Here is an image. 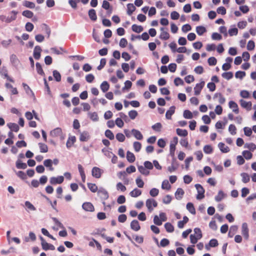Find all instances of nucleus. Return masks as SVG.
<instances>
[{
	"label": "nucleus",
	"instance_id": "nucleus-53",
	"mask_svg": "<svg viewBox=\"0 0 256 256\" xmlns=\"http://www.w3.org/2000/svg\"><path fill=\"white\" fill-rule=\"evenodd\" d=\"M194 234L193 235L196 236L198 238H201L202 236V232L200 228H195L194 230Z\"/></svg>",
	"mask_w": 256,
	"mask_h": 256
},
{
	"label": "nucleus",
	"instance_id": "nucleus-28",
	"mask_svg": "<svg viewBox=\"0 0 256 256\" xmlns=\"http://www.w3.org/2000/svg\"><path fill=\"white\" fill-rule=\"evenodd\" d=\"M136 10V7L132 4H127V14L130 16Z\"/></svg>",
	"mask_w": 256,
	"mask_h": 256
},
{
	"label": "nucleus",
	"instance_id": "nucleus-17",
	"mask_svg": "<svg viewBox=\"0 0 256 256\" xmlns=\"http://www.w3.org/2000/svg\"><path fill=\"white\" fill-rule=\"evenodd\" d=\"M241 106L245 108H246L248 110L251 109V107L252 106V104L250 102H246L243 100H240Z\"/></svg>",
	"mask_w": 256,
	"mask_h": 256
},
{
	"label": "nucleus",
	"instance_id": "nucleus-25",
	"mask_svg": "<svg viewBox=\"0 0 256 256\" xmlns=\"http://www.w3.org/2000/svg\"><path fill=\"white\" fill-rule=\"evenodd\" d=\"M238 227L236 226H232L230 228L228 236L232 238L238 230Z\"/></svg>",
	"mask_w": 256,
	"mask_h": 256
},
{
	"label": "nucleus",
	"instance_id": "nucleus-13",
	"mask_svg": "<svg viewBox=\"0 0 256 256\" xmlns=\"http://www.w3.org/2000/svg\"><path fill=\"white\" fill-rule=\"evenodd\" d=\"M228 106L232 110V111L236 114H238L239 112L238 106L236 102L234 101H230L228 103Z\"/></svg>",
	"mask_w": 256,
	"mask_h": 256
},
{
	"label": "nucleus",
	"instance_id": "nucleus-16",
	"mask_svg": "<svg viewBox=\"0 0 256 256\" xmlns=\"http://www.w3.org/2000/svg\"><path fill=\"white\" fill-rule=\"evenodd\" d=\"M130 228L134 231H138L140 230V226L137 220H133L130 223Z\"/></svg>",
	"mask_w": 256,
	"mask_h": 256
},
{
	"label": "nucleus",
	"instance_id": "nucleus-43",
	"mask_svg": "<svg viewBox=\"0 0 256 256\" xmlns=\"http://www.w3.org/2000/svg\"><path fill=\"white\" fill-rule=\"evenodd\" d=\"M88 186L90 191L92 192H96L98 190V186L94 184L88 183Z\"/></svg>",
	"mask_w": 256,
	"mask_h": 256
},
{
	"label": "nucleus",
	"instance_id": "nucleus-18",
	"mask_svg": "<svg viewBox=\"0 0 256 256\" xmlns=\"http://www.w3.org/2000/svg\"><path fill=\"white\" fill-rule=\"evenodd\" d=\"M88 118L93 122L98 120V116L96 112H89L88 114Z\"/></svg>",
	"mask_w": 256,
	"mask_h": 256
},
{
	"label": "nucleus",
	"instance_id": "nucleus-2",
	"mask_svg": "<svg viewBox=\"0 0 256 256\" xmlns=\"http://www.w3.org/2000/svg\"><path fill=\"white\" fill-rule=\"evenodd\" d=\"M205 85V82L202 79L200 80V82L196 84L194 88V94L196 96H198Z\"/></svg>",
	"mask_w": 256,
	"mask_h": 256
},
{
	"label": "nucleus",
	"instance_id": "nucleus-42",
	"mask_svg": "<svg viewBox=\"0 0 256 256\" xmlns=\"http://www.w3.org/2000/svg\"><path fill=\"white\" fill-rule=\"evenodd\" d=\"M183 116L185 118L190 119L192 118L193 114L189 110H185L184 112Z\"/></svg>",
	"mask_w": 256,
	"mask_h": 256
},
{
	"label": "nucleus",
	"instance_id": "nucleus-35",
	"mask_svg": "<svg viewBox=\"0 0 256 256\" xmlns=\"http://www.w3.org/2000/svg\"><path fill=\"white\" fill-rule=\"evenodd\" d=\"M206 32V28L203 26L196 27V32L199 36L202 35Z\"/></svg>",
	"mask_w": 256,
	"mask_h": 256
},
{
	"label": "nucleus",
	"instance_id": "nucleus-1",
	"mask_svg": "<svg viewBox=\"0 0 256 256\" xmlns=\"http://www.w3.org/2000/svg\"><path fill=\"white\" fill-rule=\"evenodd\" d=\"M195 188L197 190L198 194L196 195V198L198 200H202L204 197L205 190L203 187L200 184H196Z\"/></svg>",
	"mask_w": 256,
	"mask_h": 256
},
{
	"label": "nucleus",
	"instance_id": "nucleus-46",
	"mask_svg": "<svg viewBox=\"0 0 256 256\" xmlns=\"http://www.w3.org/2000/svg\"><path fill=\"white\" fill-rule=\"evenodd\" d=\"M53 76L56 82H59L61 80V75L56 70L53 71Z\"/></svg>",
	"mask_w": 256,
	"mask_h": 256
},
{
	"label": "nucleus",
	"instance_id": "nucleus-61",
	"mask_svg": "<svg viewBox=\"0 0 256 256\" xmlns=\"http://www.w3.org/2000/svg\"><path fill=\"white\" fill-rule=\"evenodd\" d=\"M236 128L234 125L231 124L228 127V131L232 135H234L236 134Z\"/></svg>",
	"mask_w": 256,
	"mask_h": 256
},
{
	"label": "nucleus",
	"instance_id": "nucleus-27",
	"mask_svg": "<svg viewBox=\"0 0 256 256\" xmlns=\"http://www.w3.org/2000/svg\"><path fill=\"white\" fill-rule=\"evenodd\" d=\"M100 89L101 90L104 92H107L109 88H110V85L108 84V83L106 82V81H104L101 84H100Z\"/></svg>",
	"mask_w": 256,
	"mask_h": 256
},
{
	"label": "nucleus",
	"instance_id": "nucleus-64",
	"mask_svg": "<svg viewBox=\"0 0 256 256\" xmlns=\"http://www.w3.org/2000/svg\"><path fill=\"white\" fill-rule=\"evenodd\" d=\"M115 124L119 128H122L124 125V122L121 118H118L116 120Z\"/></svg>",
	"mask_w": 256,
	"mask_h": 256
},
{
	"label": "nucleus",
	"instance_id": "nucleus-38",
	"mask_svg": "<svg viewBox=\"0 0 256 256\" xmlns=\"http://www.w3.org/2000/svg\"><path fill=\"white\" fill-rule=\"evenodd\" d=\"M164 228L168 232H172L174 230V226L170 222H166L164 224Z\"/></svg>",
	"mask_w": 256,
	"mask_h": 256
},
{
	"label": "nucleus",
	"instance_id": "nucleus-22",
	"mask_svg": "<svg viewBox=\"0 0 256 256\" xmlns=\"http://www.w3.org/2000/svg\"><path fill=\"white\" fill-rule=\"evenodd\" d=\"M175 106H172L167 110L166 114V117L167 119H171L172 116L174 113Z\"/></svg>",
	"mask_w": 256,
	"mask_h": 256
},
{
	"label": "nucleus",
	"instance_id": "nucleus-47",
	"mask_svg": "<svg viewBox=\"0 0 256 256\" xmlns=\"http://www.w3.org/2000/svg\"><path fill=\"white\" fill-rule=\"evenodd\" d=\"M16 166L18 168L26 169L27 168V165L26 163L18 160L16 162Z\"/></svg>",
	"mask_w": 256,
	"mask_h": 256
},
{
	"label": "nucleus",
	"instance_id": "nucleus-29",
	"mask_svg": "<svg viewBox=\"0 0 256 256\" xmlns=\"http://www.w3.org/2000/svg\"><path fill=\"white\" fill-rule=\"evenodd\" d=\"M142 194V191L136 188L130 192V194L131 196L136 198Z\"/></svg>",
	"mask_w": 256,
	"mask_h": 256
},
{
	"label": "nucleus",
	"instance_id": "nucleus-34",
	"mask_svg": "<svg viewBox=\"0 0 256 256\" xmlns=\"http://www.w3.org/2000/svg\"><path fill=\"white\" fill-rule=\"evenodd\" d=\"M36 70L37 71V72L42 76H44L45 75L44 72L42 70V66L40 65V64L39 62H36Z\"/></svg>",
	"mask_w": 256,
	"mask_h": 256
},
{
	"label": "nucleus",
	"instance_id": "nucleus-48",
	"mask_svg": "<svg viewBox=\"0 0 256 256\" xmlns=\"http://www.w3.org/2000/svg\"><path fill=\"white\" fill-rule=\"evenodd\" d=\"M105 136L110 140H112L114 138V134L110 130H107L105 131Z\"/></svg>",
	"mask_w": 256,
	"mask_h": 256
},
{
	"label": "nucleus",
	"instance_id": "nucleus-36",
	"mask_svg": "<svg viewBox=\"0 0 256 256\" xmlns=\"http://www.w3.org/2000/svg\"><path fill=\"white\" fill-rule=\"evenodd\" d=\"M186 209L192 214H196V210L194 208V204L191 202H188L186 204Z\"/></svg>",
	"mask_w": 256,
	"mask_h": 256
},
{
	"label": "nucleus",
	"instance_id": "nucleus-51",
	"mask_svg": "<svg viewBox=\"0 0 256 256\" xmlns=\"http://www.w3.org/2000/svg\"><path fill=\"white\" fill-rule=\"evenodd\" d=\"M22 14L24 16L30 18L33 16L34 13L29 10H26L23 11Z\"/></svg>",
	"mask_w": 256,
	"mask_h": 256
},
{
	"label": "nucleus",
	"instance_id": "nucleus-63",
	"mask_svg": "<svg viewBox=\"0 0 256 256\" xmlns=\"http://www.w3.org/2000/svg\"><path fill=\"white\" fill-rule=\"evenodd\" d=\"M136 182L138 188H142L144 187V182L140 177H138L136 179Z\"/></svg>",
	"mask_w": 256,
	"mask_h": 256
},
{
	"label": "nucleus",
	"instance_id": "nucleus-56",
	"mask_svg": "<svg viewBox=\"0 0 256 256\" xmlns=\"http://www.w3.org/2000/svg\"><path fill=\"white\" fill-rule=\"evenodd\" d=\"M23 5L30 8H34L35 7V4L31 2L26 0L24 2Z\"/></svg>",
	"mask_w": 256,
	"mask_h": 256
},
{
	"label": "nucleus",
	"instance_id": "nucleus-6",
	"mask_svg": "<svg viewBox=\"0 0 256 256\" xmlns=\"http://www.w3.org/2000/svg\"><path fill=\"white\" fill-rule=\"evenodd\" d=\"M64 180L63 176H58V177H52L50 178V183L52 184H62Z\"/></svg>",
	"mask_w": 256,
	"mask_h": 256
},
{
	"label": "nucleus",
	"instance_id": "nucleus-62",
	"mask_svg": "<svg viewBox=\"0 0 256 256\" xmlns=\"http://www.w3.org/2000/svg\"><path fill=\"white\" fill-rule=\"evenodd\" d=\"M134 148L136 152H138L142 148V144L140 142H134Z\"/></svg>",
	"mask_w": 256,
	"mask_h": 256
},
{
	"label": "nucleus",
	"instance_id": "nucleus-52",
	"mask_svg": "<svg viewBox=\"0 0 256 256\" xmlns=\"http://www.w3.org/2000/svg\"><path fill=\"white\" fill-rule=\"evenodd\" d=\"M228 34L230 36H236L238 34V30L236 28H230L228 31Z\"/></svg>",
	"mask_w": 256,
	"mask_h": 256
},
{
	"label": "nucleus",
	"instance_id": "nucleus-44",
	"mask_svg": "<svg viewBox=\"0 0 256 256\" xmlns=\"http://www.w3.org/2000/svg\"><path fill=\"white\" fill-rule=\"evenodd\" d=\"M41 152H46L48 151V147L46 144L42 143L38 144Z\"/></svg>",
	"mask_w": 256,
	"mask_h": 256
},
{
	"label": "nucleus",
	"instance_id": "nucleus-49",
	"mask_svg": "<svg viewBox=\"0 0 256 256\" xmlns=\"http://www.w3.org/2000/svg\"><path fill=\"white\" fill-rule=\"evenodd\" d=\"M240 175L242 177V181L244 183H247L250 181V176L248 174L243 172Z\"/></svg>",
	"mask_w": 256,
	"mask_h": 256
},
{
	"label": "nucleus",
	"instance_id": "nucleus-55",
	"mask_svg": "<svg viewBox=\"0 0 256 256\" xmlns=\"http://www.w3.org/2000/svg\"><path fill=\"white\" fill-rule=\"evenodd\" d=\"M162 125L160 122H157L152 126V128L158 132H160L161 130Z\"/></svg>",
	"mask_w": 256,
	"mask_h": 256
},
{
	"label": "nucleus",
	"instance_id": "nucleus-32",
	"mask_svg": "<svg viewBox=\"0 0 256 256\" xmlns=\"http://www.w3.org/2000/svg\"><path fill=\"white\" fill-rule=\"evenodd\" d=\"M218 98V102L219 103L222 104L224 103L226 101L225 98L222 96V94L220 93H216L215 94L214 98Z\"/></svg>",
	"mask_w": 256,
	"mask_h": 256
},
{
	"label": "nucleus",
	"instance_id": "nucleus-45",
	"mask_svg": "<svg viewBox=\"0 0 256 256\" xmlns=\"http://www.w3.org/2000/svg\"><path fill=\"white\" fill-rule=\"evenodd\" d=\"M222 76L224 78L229 80L233 77V73L231 72H225L222 74Z\"/></svg>",
	"mask_w": 256,
	"mask_h": 256
},
{
	"label": "nucleus",
	"instance_id": "nucleus-3",
	"mask_svg": "<svg viewBox=\"0 0 256 256\" xmlns=\"http://www.w3.org/2000/svg\"><path fill=\"white\" fill-rule=\"evenodd\" d=\"M146 206L150 212H152L153 210V207L156 208L158 206L157 202L152 198L148 199L146 200Z\"/></svg>",
	"mask_w": 256,
	"mask_h": 256
},
{
	"label": "nucleus",
	"instance_id": "nucleus-20",
	"mask_svg": "<svg viewBox=\"0 0 256 256\" xmlns=\"http://www.w3.org/2000/svg\"><path fill=\"white\" fill-rule=\"evenodd\" d=\"M132 132L134 136L138 140H141L143 138L142 134L141 132L136 129H132Z\"/></svg>",
	"mask_w": 256,
	"mask_h": 256
},
{
	"label": "nucleus",
	"instance_id": "nucleus-30",
	"mask_svg": "<svg viewBox=\"0 0 256 256\" xmlns=\"http://www.w3.org/2000/svg\"><path fill=\"white\" fill-rule=\"evenodd\" d=\"M132 31L137 32V33H140L142 32L143 31L144 28L142 26H138L136 24H134L132 26Z\"/></svg>",
	"mask_w": 256,
	"mask_h": 256
},
{
	"label": "nucleus",
	"instance_id": "nucleus-8",
	"mask_svg": "<svg viewBox=\"0 0 256 256\" xmlns=\"http://www.w3.org/2000/svg\"><path fill=\"white\" fill-rule=\"evenodd\" d=\"M62 130L60 128H57L52 130L50 132V135L53 138L62 136Z\"/></svg>",
	"mask_w": 256,
	"mask_h": 256
},
{
	"label": "nucleus",
	"instance_id": "nucleus-59",
	"mask_svg": "<svg viewBox=\"0 0 256 256\" xmlns=\"http://www.w3.org/2000/svg\"><path fill=\"white\" fill-rule=\"evenodd\" d=\"M246 76V72L242 71H238L236 72L235 76L237 78L242 79Z\"/></svg>",
	"mask_w": 256,
	"mask_h": 256
},
{
	"label": "nucleus",
	"instance_id": "nucleus-4",
	"mask_svg": "<svg viewBox=\"0 0 256 256\" xmlns=\"http://www.w3.org/2000/svg\"><path fill=\"white\" fill-rule=\"evenodd\" d=\"M40 239L41 240L42 246V248L43 250H55L54 246L52 244H50L48 243L47 242H46V240H44V238L42 236L40 237Z\"/></svg>",
	"mask_w": 256,
	"mask_h": 256
},
{
	"label": "nucleus",
	"instance_id": "nucleus-33",
	"mask_svg": "<svg viewBox=\"0 0 256 256\" xmlns=\"http://www.w3.org/2000/svg\"><path fill=\"white\" fill-rule=\"evenodd\" d=\"M8 126L12 131L17 132L19 130V126L16 123H10L8 124Z\"/></svg>",
	"mask_w": 256,
	"mask_h": 256
},
{
	"label": "nucleus",
	"instance_id": "nucleus-23",
	"mask_svg": "<svg viewBox=\"0 0 256 256\" xmlns=\"http://www.w3.org/2000/svg\"><path fill=\"white\" fill-rule=\"evenodd\" d=\"M218 148L222 152H228L230 151L229 148L226 146L224 143L220 142L218 144Z\"/></svg>",
	"mask_w": 256,
	"mask_h": 256
},
{
	"label": "nucleus",
	"instance_id": "nucleus-24",
	"mask_svg": "<svg viewBox=\"0 0 256 256\" xmlns=\"http://www.w3.org/2000/svg\"><path fill=\"white\" fill-rule=\"evenodd\" d=\"M88 16L92 21H96L97 20L96 12L94 9H91L88 11Z\"/></svg>",
	"mask_w": 256,
	"mask_h": 256
},
{
	"label": "nucleus",
	"instance_id": "nucleus-14",
	"mask_svg": "<svg viewBox=\"0 0 256 256\" xmlns=\"http://www.w3.org/2000/svg\"><path fill=\"white\" fill-rule=\"evenodd\" d=\"M226 196V194L222 190L218 192L217 195L215 196L214 200L216 202H219Z\"/></svg>",
	"mask_w": 256,
	"mask_h": 256
},
{
	"label": "nucleus",
	"instance_id": "nucleus-26",
	"mask_svg": "<svg viewBox=\"0 0 256 256\" xmlns=\"http://www.w3.org/2000/svg\"><path fill=\"white\" fill-rule=\"evenodd\" d=\"M126 158L130 162H133L136 160V158L134 154L130 151L127 152Z\"/></svg>",
	"mask_w": 256,
	"mask_h": 256
},
{
	"label": "nucleus",
	"instance_id": "nucleus-12",
	"mask_svg": "<svg viewBox=\"0 0 256 256\" xmlns=\"http://www.w3.org/2000/svg\"><path fill=\"white\" fill-rule=\"evenodd\" d=\"M92 176L96 178H98L101 176V170L98 167L93 168L92 170Z\"/></svg>",
	"mask_w": 256,
	"mask_h": 256
},
{
	"label": "nucleus",
	"instance_id": "nucleus-7",
	"mask_svg": "<svg viewBox=\"0 0 256 256\" xmlns=\"http://www.w3.org/2000/svg\"><path fill=\"white\" fill-rule=\"evenodd\" d=\"M82 208L87 212H94V208L93 204L90 202H85L82 205Z\"/></svg>",
	"mask_w": 256,
	"mask_h": 256
},
{
	"label": "nucleus",
	"instance_id": "nucleus-9",
	"mask_svg": "<svg viewBox=\"0 0 256 256\" xmlns=\"http://www.w3.org/2000/svg\"><path fill=\"white\" fill-rule=\"evenodd\" d=\"M98 196L103 200H106L108 198V192L103 188L100 189L98 191Z\"/></svg>",
	"mask_w": 256,
	"mask_h": 256
},
{
	"label": "nucleus",
	"instance_id": "nucleus-11",
	"mask_svg": "<svg viewBox=\"0 0 256 256\" xmlns=\"http://www.w3.org/2000/svg\"><path fill=\"white\" fill-rule=\"evenodd\" d=\"M42 48L39 46H35L34 50V57L36 60H39L40 58Z\"/></svg>",
	"mask_w": 256,
	"mask_h": 256
},
{
	"label": "nucleus",
	"instance_id": "nucleus-58",
	"mask_svg": "<svg viewBox=\"0 0 256 256\" xmlns=\"http://www.w3.org/2000/svg\"><path fill=\"white\" fill-rule=\"evenodd\" d=\"M242 155L246 160H250L252 158V154L248 150H244L242 152Z\"/></svg>",
	"mask_w": 256,
	"mask_h": 256
},
{
	"label": "nucleus",
	"instance_id": "nucleus-40",
	"mask_svg": "<svg viewBox=\"0 0 256 256\" xmlns=\"http://www.w3.org/2000/svg\"><path fill=\"white\" fill-rule=\"evenodd\" d=\"M188 134V132L186 130L177 128V134L178 135L180 136L185 137V136H187Z\"/></svg>",
	"mask_w": 256,
	"mask_h": 256
},
{
	"label": "nucleus",
	"instance_id": "nucleus-5",
	"mask_svg": "<svg viewBox=\"0 0 256 256\" xmlns=\"http://www.w3.org/2000/svg\"><path fill=\"white\" fill-rule=\"evenodd\" d=\"M242 234L246 240L248 239L249 230L248 228V225L246 222L242 223Z\"/></svg>",
	"mask_w": 256,
	"mask_h": 256
},
{
	"label": "nucleus",
	"instance_id": "nucleus-21",
	"mask_svg": "<svg viewBox=\"0 0 256 256\" xmlns=\"http://www.w3.org/2000/svg\"><path fill=\"white\" fill-rule=\"evenodd\" d=\"M44 164L46 167L48 168L50 170L53 171L54 170V168L52 166V161L50 159H47L44 160Z\"/></svg>",
	"mask_w": 256,
	"mask_h": 256
},
{
	"label": "nucleus",
	"instance_id": "nucleus-50",
	"mask_svg": "<svg viewBox=\"0 0 256 256\" xmlns=\"http://www.w3.org/2000/svg\"><path fill=\"white\" fill-rule=\"evenodd\" d=\"M244 147L252 151L256 149V146L253 143H246L244 144Z\"/></svg>",
	"mask_w": 256,
	"mask_h": 256
},
{
	"label": "nucleus",
	"instance_id": "nucleus-37",
	"mask_svg": "<svg viewBox=\"0 0 256 256\" xmlns=\"http://www.w3.org/2000/svg\"><path fill=\"white\" fill-rule=\"evenodd\" d=\"M171 186L168 180H164L162 184V188L164 190H169Z\"/></svg>",
	"mask_w": 256,
	"mask_h": 256
},
{
	"label": "nucleus",
	"instance_id": "nucleus-10",
	"mask_svg": "<svg viewBox=\"0 0 256 256\" xmlns=\"http://www.w3.org/2000/svg\"><path fill=\"white\" fill-rule=\"evenodd\" d=\"M176 145V137H174L173 139V142L170 144V156L174 160V151Z\"/></svg>",
	"mask_w": 256,
	"mask_h": 256
},
{
	"label": "nucleus",
	"instance_id": "nucleus-57",
	"mask_svg": "<svg viewBox=\"0 0 256 256\" xmlns=\"http://www.w3.org/2000/svg\"><path fill=\"white\" fill-rule=\"evenodd\" d=\"M212 150V148L210 145H206L204 147V152L206 154H211Z\"/></svg>",
	"mask_w": 256,
	"mask_h": 256
},
{
	"label": "nucleus",
	"instance_id": "nucleus-15",
	"mask_svg": "<svg viewBox=\"0 0 256 256\" xmlns=\"http://www.w3.org/2000/svg\"><path fill=\"white\" fill-rule=\"evenodd\" d=\"M90 138V136L88 132L84 131L80 133V140L81 142H86Z\"/></svg>",
	"mask_w": 256,
	"mask_h": 256
},
{
	"label": "nucleus",
	"instance_id": "nucleus-31",
	"mask_svg": "<svg viewBox=\"0 0 256 256\" xmlns=\"http://www.w3.org/2000/svg\"><path fill=\"white\" fill-rule=\"evenodd\" d=\"M138 170L142 174L144 175L148 176L150 174L149 170H146V168L142 166H138Z\"/></svg>",
	"mask_w": 256,
	"mask_h": 256
},
{
	"label": "nucleus",
	"instance_id": "nucleus-54",
	"mask_svg": "<svg viewBox=\"0 0 256 256\" xmlns=\"http://www.w3.org/2000/svg\"><path fill=\"white\" fill-rule=\"evenodd\" d=\"M116 140L120 142H124L126 138L124 135L120 132L116 134Z\"/></svg>",
	"mask_w": 256,
	"mask_h": 256
},
{
	"label": "nucleus",
	"instance_id": "nucleus-19",
	"mask_svg": "<svg viewBox=\"0 0 256 256\" xmlns=\"http://www.w3.org/2000/svg\"><path fill=\"white\" fill-rule=\"evenodd\" d=\"M164 28H160L161 33L160 36V38L161 40H166L168 39L170 35L169 34L168 32L164 31Z\"/></svg>",
	"mask_w": 256,
	"mask_h": 256
},
{
	"label": "nucleus",
	"instance_id": "nucleus-41",
	"mask_svg": "<svg viewBox=\"0 0 256 256\" xmlns=\"http://www.w3.org/2000/svg\"><path fill=\"white\" fill-rule=\"evenodd\" d=\"M76 141L75 136H72L69 138L66 142V146L69 148L72 146L74 144Z\"/></svg>",
	"mask_w": 256,
	"mask_h": 256
},
{
	"label": "nucleus",
	"instance_id": "nucleus-60",
	"mask_svg": "<svg viewBox=\"0 0 256 256\" xmlns=\"http://www.w3.org/2000/svg\"><path fill=\"white\" fill-rule=\"evenodd\" d=\"M255 47V44L254 41L250 40L248 42V44H247V50H254Z\"/></svg>",
	"mask_w": 256,
	"mask_h": 256
},
{
	"label": "nucleus",
	"instance_id": "nucleus-39",
	"mask_svg": "<svg viewBox=\"0 0 256 256\" xmlns=\"http://www.w3.org/2000/svg\"><path fill=\"white\" fill-rule=\"evenodd\" d=\"M30 240L32 241H34L36 240V236L33 232H30L29 233V237H26L24 240L26 242H29Z\"/></svg>",
	"mask_w": 256,
	"mask_h": 256
}]
</instances>
